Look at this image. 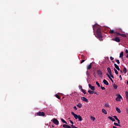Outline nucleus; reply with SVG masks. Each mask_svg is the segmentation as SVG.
I'll list each match as a JSON object with an SVG mask.
<instances>
[{
  "mask_svg": "<svg viewBox=\"0 0 128 128\" xmlns=\"http://www.w3.org/2000/svg\"><path fill=\"white\" fill-rule=\"evenodd\" d=\"M94 32L96 30V38L100 40H102V28L98 26V25L96 24L92 26Z\"/></svg>",
  "mask_w": 128,
  "mask_h": 128,
  "instance_id": "f257e3e1",
  "label": "nucleus"
},
{
  "mask_svg": "<svg viewBox=\"0 0 128 128\" xmlns=\"http://www.w3.org/2000/svg\"><path fill=\"white\" fill-rule=\"evenodd\" d=\"M121 98H122V96H120V94H118L117 95V98H116V102H120Z\"/></svg>",
  "mask_w": 128,
  "mask_h": 128,
  "instance_id": "f03ea898",
  "label": "nucleus"
},
{
  "mask_svg": "<svg viewBox=\"0 0 128 128\" xmlns=\"http://www.w3.org/2000/svg\"><path fill=\"white\" fill-rule=\"evenodd\" d=\"M37 116H44L46 114L44 112H39L37 113Z\"/></svg>",
  "mask_w": 128,
  "mask_h": 128,
  "instance_id": "7ed1b4c3",
  "label": "nucleus"
},
{
  "mask_svg": "<svg viewBox=\"0 0 128 128\" xmlns=\"http://www.w3.org/2000/svg\"><path fill=\"white\" fill-rule=\"evenodd\" d=\"M97 74L100 78H102V72L100 70H98Z\"/></svg>",
  "mask_w": 128,
  "mask_h": 128,
  "instance_id": "20e7f679",
  "label": "nucleus"
},
{
  "mask_svg": "<svg viewBox=\"0 0 128 128\" xmlns=\"http://www.w3.org/2000/svg\"><path fill=\"white\" fill-rule=\"evenodd\" d=\"M112 40H114V42H120V39L118 37H116L115 38L112 39Z\"/></svg>",
  "mask_w": 128,
  "mask_h": 128,
  "instance_id": "39448f33",
  "label": "nucleus"
},
{
  "mask_svg": "<svg viewBox=\"0 0 128 128\" xmlns=\"http://www.w3.org/2000/svg\"><path fill=\"white\" fill-rule=\"evenodd\" d=\"M52 122H53L54 124H56V126H58V120H57L56 118H54Z\"/></svg>",
  "mask_w": 128,
  "mask_h": 128,
  "instance_id": "423d86ee",
  "label": "nucleus"
},
{
  "mask_svg": "<svg viewBox=\"0 0 128 128\" xmlns=\"http://www.w3.org/2000/svg\"><path fill=\"white\" fill-rule=\"evenodd\" d=\"M72 115L74 116V118H76V120H78V114H74V112H71Z\"/></svg>",
  "mask_w": 128,
  "mask_h": 128,
  "instance_id": "0eeeda50",
  "label": "nucleus"
},
{
  "mask_svg": "<svg viewBox=\"0 0 128 128\" xmlns=\"http://www.w3.org/2000/svg\"><path fill=\"white\" fill-rule=\"evenodd\" d=\"M82 100L83 102H88V100L85 97H81Z\"/></svg>",
  "mask_w": 128,
  "mask_h": 128,
  "instance_id": "6e6552de",
  "label": "nucleus"
},
{
  "mask_svg": "<svg viewBox=\"0 0 128 128\" xmlns=\"http://www.w3.org/2000/svg\"><path fill=\"white\" fill-rule=\"evenodd\" d=\"M88 86H89L90 88V90H96V88H94V86H92V84H88Z\"/></svg>",
  "mask_w": 128,
  "mask_h": 128,
  "instance_id": "1a4fd4ad",
  "label": "nucleus"
},
{
  "mask_svg": "<svg viewBox=\"0 0 128 128\" xmlns=\"http://www.w3.org/2000/svg\"><path fill=\"white\" fill-rule=\"evenodd\" d=\"M103 83H104V84H105L106 86H108V82L107 80H103Z\"/></svg>",
  "mask_w": 128,
  "mask_h": 128,
  "instance_id": "9d476101",
  "label": "nucleus"
},
{
  "mask_svg": "<svg viewBox=\"0 0 128 128\" xmlns=\"http://www.w3.org/2000/svg\"><path fill=\"white\" fill-rule=\"evenodd\" d=\"M106 76H108V78L110 80H111V82H114V80H112V78L110 77V74H106Z\"/></svg>",
  "mask_w": 128,
  "mask_h": 128,
  "instance_id": "9b49d317",
  "label": "nucleus"
},
{
  "mask_svg": "<svg viewBox=\"0 0 128 128\" xmlns=\"http://www.w3.org/2000/svg\"><path fill=\"white\" fill-rule=\"evenodd\" d=\"M114 68H116L118 70H120V67L118 66V64H114Z\"/></svg>",
  "mask_w": 128,
  "mask_h": 128,
  "instance_id": "f8f14e48",
  "label": "nucleus"
},
{
  "mask_svg": "<svg viewBox=\"0 0 128 128\" xmlns=\"http://www.w3.org/2000/svg\"><path fill=\"white\" fill-rule=\"evenodd\" d=\"M108 118H109V120H112V122H116V120L114 119V118L112 116H108Z\"/></svg>",
  "mask_w": 128,
  "mask_h": 128,
  "instance_id": "ddd939ff",
  "label": "nucleus"
},
{
  "mask_svg": "<svg viewBox=\"0 0 128 128\" xmlns=\"http://www.w3.org/2000/svg\"><path fill=\"white\" fill-rule=\"evenodd\" d=\"M102 112L104 114H108V112H106V110L102 109Z\"/></svg>",
  "mask_w": 128,
  "mask_h": 128,
  "instance_id": "4468645a",
  "label": "nucleus"
},
{
  "mask_svg": "<svg viewBox=\"0 0 128 128\" xmlns=\"http://www.w3.org/2000/svg\"><path fill=\"white\" fill-rule=\"evenodd\" d=\"M78 119L79 122H82V116L80 115H78Z\"/></svg>",
  "mask_w": 128,
  "mask_h": 128,
  "instance_id": "2eb2a0df",
  "label": "nucleus"
},
{
  "mask_svg": "<svg viewBox=\"0 0 128 128\" xmlns=\"http://www.w3.org/2000/svg\"><path fill=\"white\" fill-rule=\"evenodd\" d=\"M63 128H70V125H68V124H64L63 125Z\"/></svg>",
  "mask_w": 128,
  "mask_h": 128,
  "instance_id": "dca6fc26",
  "label": "nucleus"
},
{
  "mask_svg": "<svg viewBox=\"0 0 128 128\" xmlns=\"http://www.w3.org/2000/svg\"><path fill=\"white\" fill-rule=\"evenodd\" d=\"M108 72L109 74H112V70H110V68H107Z\"/></svg>",
  "mask_w": 128,
  "mask_h": 128,
  "instance_id": "f3484780",
  "label": "nucleus"
},
{
  "mask_svg": "<svg viewBox=\"0 0 128 128\" xmlns=\"http://www.w3.org/2000/svg\"><path fill=\"white\" fill-rule=\"evenodd\" d=\"M78 108H80L82 107V104L80 103H78V104H77Z\"/></svg>",
  "mask_w": 128,
  "mask_h": 128,
  "instance_id": "a211bd4d",
  "label": "nucleus"
},
{
  "mask_svg": "<svg viewBox=\"0 0 128 128\" xmlns=\"http://www.w3.org/2000/svg\"><path fill=\"white\" fill-rule=\"evenodd\" d=\"M92 64L90 63L88 66H87V70H90L92 68Z\"/></svg>",
  "mask_w": 128,
  "mask_h": 128,
  "instance_id": "6ab92c4d",
  "label": "nucleus"
},
{
  "mask_svg": "<svg viewBox=\"0 0 128 128\" xmlns=\"http://www.w3.org/2000/svg\"><path fill=\"white\" fill-rule=\"evenodd\" d=\"M61 122H63L64 124H68V122L62 118H61Z\"/></svg>",
  "mask_w": 128,
  "mask_h": 128,
  "instance_id": "aec40b11",
  "label": "nucleus"
},
{
  "mask_svg": "<svg viewBox=\"0 0 128 128\" xmlns=\"http://www.w3.org/2000/svg\"><path fill=\"white\" fill-rule=\"evenodd\" d=\"M116 112H118V114H120L121 112L120 109L118 108V107L116 108Z\"/></svg>",
  "mask_w": 128,
  "mask_h": 128,
  "instance_id": "412c9836",
  "label": "nucleus"
},
{
  "mask_svg": "<svg viewBox=\"0 0 128 128\" xmlns=\"http://www.w3.org/2000/svg\"><path fill=\"white\" fill-rule=\"evenodd\" d=\"M123 72H124V74H126L127 72V70H126V67L124 68V70H123Z\"/></svg>",
  "mask_w": 128,
  "mask_h": 128,
  "instance_id": "4be33fe9",
  "label": "nucleus"
},
{
  "mask_svg": "<svg viewBox=\"0 0 128 128\" xmlns=\"http://www.w3.org/2000/svg\"><path fill=\"white\" fill-rule=\"evenodd\" d=\"M54 96H56V98H58V100H60V96H58V94H56L54 95Z\"/></svg>",
  "mask_w": 128,
  "mask_h": 128,
  "instance_id": "5701e85b",
  "label": "nucleus"
},
{
  "mask_svg": "<svg viewBox=\"0 0 128 128\" xmlns=\"http://www.w3.org/2000/svg\"><path fill=\"white\" fill-rule=\"evenodd\" d=\"M88 92L90 94H94V91L88 90Z\"/></svg>",
  "mask_w": 128,
  "mask_h": 128,
  "instance_id": "b1692460",
  "label": "nucleus"
},
{
  "mask_svg": "<svg viewBox=\"0 0 128 128\" xmlns=\"http://www.w3.org/2000/svg\"><path fill=\"white\" fill-rule=\"evenodd\" d=\"M90 118H91L92 120H93L94 122V120H96V118H94L92 116H90Z\"/></svg>",
  "mask_w": 128,
  "mask_h": 128,
  "instance_id": "393cba45",
  "label": "nucleus"
},
{
  "mask_svg": "<svg viewBox=\"0 0 128 128\" xmlns=\"http://www.w3.org/2000/svg\"><path fill=\"white\" fill-rule=\"evenodd\" d=\"M120 36H122V38H126V34H120Z\"/></svg>",
  "mask_w": 128,
  "mask_h": 128,
  "instance_id": "a878e982",
  "label": "nucleus"
},
{
  "mask_svg": "<svg viewBox=\"0 0 128 128\" xmlns=\"http://www.w3.org/2000/svg\"><path fill=\"white\" fill-rule=\"evenodd\" d=\"M114 71L116 74H118V70H116V68H114Z\"/></svg>",
  "mask_w": 128,
  "mask_h": 128,
  "instance_id": "bb28decb",
  "label": "nucleus"
},
{
  "mask_svg": "<svg viewBox=\"0 0 128 128\" xmlns=\"http://www.w3.org/2000/svg\"><path fill=\"white\" fill-rule=\"evenodd\" d=\"M124 56V52H121L120 55V58H122Z\"/></svg>",
  "mask_w": 128,
  "mask_h": 128,
  "instance_id": "cd10ccee",
  "label": "nucleus"
},
{
  "mask_svg": "<svg viewBox=\"0 0 128 128\" xmlns=\"http://www.w3.org/2000/svg\"><path fill=\"white\" fill-rule=\"evenodd\" d=\"M113 87L115 90H116V88H118V86L116 85V84H114L113 85Z\"/></svg>",
  "mask_w": 128,
  "mask_h": 128,
  "instance_id": "c85d7f7f",
  "label": "nucleus"
},
{
  "mask_svg": "<svg viewBox=\"0 0 128 128\" xmlns=\"http://www.w3.org/2000/svg\"><path fill=\"white\" fill-rule=\"evenodd\" d=\"M82 92H83V94H86V92L82 88Z\"/></svg>",
  "mask_w": 128,
  "mask_h": 128,
  "instance_id": "c756f323",
  "label": "nucleus"
},
{
  "mask_svg": "<svg viewBox=\"0 0 128 128\" xmlns=\"http://www.w3.org/2000/svg\"><path fill=\"white\" fill-rule=\"evenodd\" d=\"M116 32H114V30H110V34H114Z\"/></svg>",
  "mask_w": 128,
  "mask_h": 128,
  "instance_id": "7c9ffc66",
  "label": "nucleus"
},
{
  "mask_svg": "<svg viewBox=\"0 0 128 128\" xmlns=\"http://www.w3.org/2000/svg\"><path fill=\"white\" fill-rule=\"evenodd\" d=\"M126 98L128 100V92H126Z\"/></svg>",
  "mask_w": 128,
  "mask_h": 128,
  "instance_id": "2f4dec72",
  "label": "nucleus"
},
{
  "mask_svg": "<svg viewBox=\"0 0 128 128\" xmlns=\"http://www.w3.org/2000/svg\"><path fill=\"white\" fill-rule=\"evenodd\" d=\"M96 86H98V88L100 87V83H98V82H96Z\"/></svg>",
  "mask_w": 128,
  "mask_h": 128,
  "instance_id": "473e14b6",
  "label": "nucleus"
},
{
  "mask_svg": "<svg viewBox=\"0 0 128 128\" xmlns=\"http://www.w3.org/2000/svg\"><path fill=\"white\" fill-rule=\"evenodd\" d=\"M114 34H116V36H120V34L118 32H115Z\"/></svg>",
  "mask_w": 128,
  "mask_h": 128,
  "instance_id": "72a5a7b5",
  "label": "nucleus"
},
{
  "mask_svg": "<svg viewBox=\"0 0 128 128\" xmlns=\"http://www.w3.org/2000/svg\"><path fill=\"white\" fill-rule=\"evenodd\" d=\"M116 62H117V64H120V60H116Z\"/></svg>",
  "mask_w": 128,
  "mask_h": 128,
  "instance_id": "f704fd0d",
  "label": "nucleus"
},
{
  "mask_svg": "<svg viewBox=\"0 0 128 128\" xmlns=\"http://www.w3.org/2000/svg\"><path fill=\"white\" fill-rule=\"evenodd\" d=\"M100 88L102 90H106V88L103 87L102 86H100Z\"/></svg>",
  "mask_w": 128,
  "mask_h": 128,
  "instance_id": "c9c22d12",
  "label": "nucleus"
},
{
  "mask_svg": "<svg viewBox=\"0 0 128 128\" xmlns=\"http://www.w3.org/2000/svg\"><path fill=\"white\" fill-rule=\"evenodd\" d=\"M110 78H114V75L112 74H110Z\"/></svg>",
  "mask_w": 128,
  "mask_h": 128,
  "instance_id": "e433bc0d",
  "label": "nucleus"
},
{
  "mask_svg": "<svg viewBox=\"0 0 128 128\" xmlns=\"http://www.w3.org/2000/svg\"><path fill=\"white\" fill-rule=\"evenodd\" d=\"M86 76H90V75L88 74V71H86Z\"/></svg>",
  "mask_w": 128,
  "mask_h": 128,
  "instance_id": "4c0bfd02",
  "label": "nucleus"
},
{
  "mask_svg": "<svg viewBox=\"0 0 128 128\" xmlns=\"http://www.w3.org/2000/svg\"><path fill=\"white\" fill-rule=\"evenodd\" d=\"M114 118L115 120H118V117L116 116H114Z\"/></svg>",
  "mask_w": 128,
  "mask_h": 128,
  "instance_id": "58836bf2",
  "label": "nucleus"
},
{
  "mask_svg": "<svg viewBox=\"0 0 128 128\" xmlns=\"http://www.w3.org/2000/svg\"><path fill=\"white\" fill-rule=\"evenodd\" d=\"M114 126H118V124L116 123V122H114Z\"/></svg>",
  "mask_w": 128,
  "mask_h": 128,
  "instance_id": "ea45409f",
  "label": "nucleus"
},
{
  "mask_svg": "<svg viewBox=\"0 0 128 128\" xmlns=\"http://www.w3.org/2000/svg\"><path fill=\"white\" fill-rule=\"evenodd\" d=\"M70 122L71 123L72 126H74V122L72 120H70Z\"/></svg>",
  "mask_w": 128,
  "mask_h": 128,
  "instance_id": "a19ab883",
  "label": "nucleus"
},
{
  "mask_svg": "<svg viewBox=\"0 0 128 128\" xmlns=\"http://www.w3.org/2000/svg\"><path fill=\"white\" fill-rule=\"evenodd\" d=\"M105 106H106V108H108V106H110L108 105V104H105Z\"/></svg>",
  "mask_w": 128,
  "mask_h": 128,
  "instance_id": "79ce46f5",
  "label": "nucleus"
},
{
  "mask_svg": "<svg viewBox=\"0 0 128 128\" xmlns=\"http://www.w3.org/2000/svg\"><path fill=\"white\" fill-rule=\"evenodd\" d=\"M78 88H79L80 90H82V86L80 85L78 86Z\"/></svg>",
  "mask_w": 128,
  "mask_h": 128,
  "instance_id": "37998d69",
  "label": "nucleus"
},
{
  "mask_svg": "<svg viewBox=\"0 0 128 128\" xmlns=\"http://www.w3.org/2000/svg\"><path fill=\"white\" fill-rule=\"evenodd\" d=\"M110 59L111 60H114V58H112V56H110Z\"/></svg>",
  "mask_w": 128,
  "mask_h": 128,
  "instance_id": "c03bdc74",
  "label": "nucleus"
},
{
  "mask_svg": "<svg viewBox=\"0 0 128 128\" xmlns=\"http://www.w3.org/2000/svg\"><path fill=\"white\" fill-rule=\"evenodd\" d=\"M119 78H120V80H122V75H120Z\"/></svg>",
  "mask_w": 128,
  "mask_h": 128,
  "instance_id": "a18cd8bd",
  "label": "nucleus"
},
{
  "mask_svg": "<svg viewBox=\"0 0 128 128\" xmlns=\"http://www.w3.org/2000/svg\"><path fill=\"white\" fill-rule=\"evenodd\" d=\"M74 110H78V108H76V106H74Z\"/></svg>",
  "mask_w": 128,
  "mask_h": 128,
  "instance_id": "49530a36",
  "label": "nucleus"
},
{
  "mask_svg": "<svg viewBox=\"0 0 128 128\" xmlns=\"http://www.w3.org/2000/svg\"><path fill=\"white\" fill-rule=\"evenodd\" d=\"M117 120V122H118V124H120V120L118 119V120Z\"/></svg>",
  "mask_w": 128,
  "mask_h": 128,
  "instance_id": "de8ad7c7",
  "label": "nucleus"
},
{
  "mask_svg": "<svg viewBox=\"0 0 128 128\" xmlns=\"http://www.w3.org/2000/svg\"><path fill=\"white\" fill-rule=\"evenodd\" d=\"M85 60H82L80 64H82V62H84Z\"/></svg>",
  "mask_w": 128,
  "mask_h": 128,
  "instance_id": "09e8293b",
  "label": "nucleus"
},
{
  "mask_svg": "<svg viewBox=\"0 0 128 128\" xmlns=\"http://www.w3.org/2000/svg\"><path fill=\"white\" fill-rule=\"evenodd\" d=\"M94 94H97V96H98V93L96 92L95 91H93Z\"/></svg>",
  "mask_w": 128,
  "mask_h": 128,
  "instance_id": "8fccbe9b",
  "label": "nucleus"
},
{
  "mask_svg": "<svg viewBox=\"0 0 128 128\" xmlns=\"http://www.w3.org/2000/svg\"><path fill=\"white\" fill-rule=\"evenodd\" d=\"M125 52H126V54H128V49H126L125 50Z\"/></svg>",
  "mask_w": 128,
  "mask_h": 128,
  "instance_id": "3c124183",
  "label": "nucleus"
},
{
  "mask_svg": "<svg viewBox=\"0 0 128 128\" xmlns=\"http://www.w3.org/2000/svg\"><path fill=\"white\" fill-rule=\"evenodd\" d=\"M118 126H120H120H120V124H118Z\"/></svg>",
  "mask_w": 128,
  "mask_h": 128,
  "instance_id": "603ef678",
  "label": "nucleus"
},
{
  "mask_svg": "<svg viewBox=\"0 0 128 128\" xmlns=\"http://www.w3.org/2000/svg\"><path fill=\"white\" fill-rule=\"evenodd\" d=\"M126 58H128V54L126 55Z\"/></svg>",
  "mask_w": 128,
  "mask_h": 128,
  "instance_id": "864d4df0",
  "label": "nucleus"
},
{
  "mask_svg": "<svg viewBox=\"0 0 128 128\" xmlns=\"http://www.w3.org/2000/svg\"><path fill=\"white\" fill-rule=\"evenodd\" d=\"M120 72H122V70H120Z\"/></svg>",
  "mask_w": 128,
  "mask_h": 128,
  "instance_id": "5fc2aeb1",
  "label": "nucleus"
},
{
  "mask_svg": "<svg viewBox=\"0 0 128 128\" xmlns=\"http://www.w3.org/2000/svg\"><path fill=\"white\" fill-rule=\"evenodd\" d=\"M126 84H127L128 86V80L127 81Z\"/></svg>",
  "mask_w": 128,
  "mask_h": 128,
  "instance_id": "6e6d98bb",
  "label": "nucleus"
},
{
  "mask_svg": "<svg viewBox=\"0 0 128 128\" xmlns=\"http://www.w3.org/2000/svg\"><path fill=\"white\" fill-rule=\"evenodd\" d=\"M112 62H114V61H112Z\"/></svg>",
  "mask_w": 128,
  "mask_h": 128,
  "instance_id": "4d7b16f0",
  "label": "nucleus"
},
{
  "mask_svg": "<svg viewBox=\"0 0 128 128\" xmlns=\"http://www.w3.org/2000/svg\"><path fill=\"white\" fill-rule=\"evenodd\" d=\"M52 128H54V126H52Z\"/></svg>",
  "mask_w": 128,
  "mask_h": 128,
  "instance_id": "13d9d810",
  "label": "nucleus"
},
{
  "mask_svg": "<svg viewBox=\"0 0 128 128\" xmlns=\"http://www.w3.org/2000/svg\"><path fill=\"white\" fill-rule=\"evenodd\" d=\"M122 60L124 61V59H122Z\"/></svg>",
  "mask_w": 128,
  "mask_h": 128,
  "instance_id": "bf43d9fd",
  "label": "nucleus"
}]
</instances>
